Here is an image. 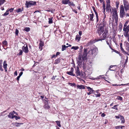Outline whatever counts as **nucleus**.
Instances as JSON below:
<instances>
[{"label": "nucleus", "mask_w": 129, "mask_h": 129, "mask_svg": "<svg viewBox=\"0 0 129 129\" xmlns=\"http://www.w3.org/2000/svg\"><path fill=\"white\" fill-rule=\"evenodd\" d=\"M87 50L86 49H84L82 56H79L78 57L77 63L79 66H83L84 64V61L86 60L87 55L88 54V56H89L90 55L93 54L92 49L88 51L87 53Z\"/></svg>", "instance_id": "1"}, {"label": "nucleus", "mask_w": 129, "mask_h": 129, "mask_svg": "<svg viewBox=\"0 0 129 129\" xmlns=\"http://www.w3.org/2000/svg\"><path fill=\"white\" fill-rule=\"evenodd\" d=\"M105 24L104 23H103L102 24L100 25L98 27L97 31L100 36L102 33L104 32L105 30H104V27Z\"/></svg>", "instance_id": "2"}, {"label": "nucleus", "mask_w": 129, "mask_h": 129, "mask_svg": "<svg viewBox=\"0 0 129 129\" xmlns=\"http://www.w3.org/2000/svg\"><path fill=\"white\" fill-rule=\"evenodd\" d=\"M128 22V21H126L124 25L123 30L124 31V35L125 36L127 35L128 32L129 31V25L127 26Z\"/></svg>", "instance_id": "3"}, {"label": "nucleus", "mask_w": 129, "mask_h": 129, "mask_svg": "<svg viewBox=\"0 0 129 129\" xmlns=\"http://www.w3.org/2000/svg\"><path fill=\"white\" fill-rule=\"evenodd\" d=\"M108 32V30L105 29L104 32L103 33V34L101 37L100 39H98V40H96V41H102L105 39L106 38V36H107V33Z\"/></svg>", "instance_id": "4"}, {"label": "nucleus", "mask_w": 129, "mask_h": 129, "mask_svg": "<svg viewBox=\"0 0 129 129\" xmlns=\"http://www.w3.org/2000/svg\"><path fill=\"white\" fill-rule=\"evenodd\" d=\"M124 8L125 11H129V3L127 0H123Z\"/></svg>", "instance_id": "5"}, {"label": "nucleus", "mask_w": 129, "mask_h": 129, "mask_svg": "<svg viewBox=\"0 0 129 129\" xmlns=\"http://www.w3.org/2000/svg\"><path fill=\"white\" fill-rule=\"evenodd\" d=\"M36 4V2L32 1H26V2L25 5L27 8H28L31 6L35 5Z\"/></svg>", "instance_id": "6"}, {"label": "nucleus", "mask_w": 129, "mask_h": 129, "mask_svg": "<svg viewBox=\"0 0 129 129\" xmlns=\"http://www.w3.org/2000/svg\"><path fill=\"white\" fill-rule=\"evenodd\" d=\"M112 13H113V16L115 18L116 20L118 19L117 10L115 8H112Z\"/></svg>", "instance_id": "7"}, {"label": "nucleus", "mask_w": 129, "mask_h": 129, "mask_svg": "<svg viewBox=\"0 0 129 129\" xmlns=\"http://www.w3.org/2000/svg\"><path fill=\"white\" fill-rule=\"evenodd\" d=\"M120 17H123L124 15V9L123 6L122 5L120 7Z\"/></svg>", "instance_id": "8"}, {"label": "nucleus", "mask_w": 129, "mask_h": 129, "mask_svg": "<svg viewBox=\"0 0 129 129\" xmlns=\"http://www.w3.org/2000/svg\"><path fill=\"white\" fill-rule=\"evenodd\" d=\"M22 49L23 51L25 53H27L28 52L29 50L27 45L25 44L24 45L22 46Z\"/></svg>", "instance_id": "9"}, {"label": "nucleus", "mask_w": 129, "mask_h": 129, "mask_svg": "<svg viewBox=\"0 0 129 129\" xmlns=\"http://www.w3.org/2000/svg\"><path fill=\"white\" fill-rule=\"evenodd\" d=\"M112 8H113L111 7L109 4H107L106 6V11L107 12H108L109 13L110 12L112 13Z\"/></svg>", "instance_id": "10"}, {"label": "nucleus", "mask_w": 129, "mask_h": 129, "mask_svg": "<svg viewBox=\"0 0 129 129\" xmlns=\"http://www.w3.org/2000/svg\"><path fill=\"white\" fill-rule=\"evenodd\" d=\"M74 70L73 68L72 67L71 68V71H70L67 72V73L69 75L74 76H75V74L73 73Z\"/></svg>", "instance_id": "11"}, {"label": "nucleus", "mask_w": 129, "mask_h": 129, "mask_svg": "<svg viewBox=\"0 0 129 129\" xmlns=\"http://www.w3.org/2000/svg\"><path fill=\"white\" fill-rule=\"evenodd\" d=\"M86 88L88 89V91H89V92H87V94L88 95H89L92 93L94 91V90L92 89V88H91L90 87L86 86Z\"/></svg>", "instance_id": "12"}, {"label": "nucleus", "mask_w": 129, "mask_h": 129, "mask_svg": "<svg viewBox=\"0 0 129 129\" xmlns=\"http://www.w3.org/2000/svg\"><path fill=\"white\" fill-rule=\"evenodd\" d=\"M100 2L101 3H102V2H103V9L102 10H103V11L104 13V15H105V10H106V8H105V5L104 3L103 2L104 0H99Z\"/></svg>", "instance_id": "13"}, {"label": "nucleus", "mask_w": 129, "mask_h": 129, "mask_svg": "<svg viewBox=\"0 0 129 129\" xmlns=\"http://www.w3.org/2000/svg\"><path fill=\"white\" fill-rule=\"evenodd\" d=\"M76 74L77 76H81L82 75V73L79 71V68L78 67H77L76 70Z\"/></svg>", "instance_id": "14"}, {"label": "nucleus", "mask_w": 129, "mask_h": 129, "mask_svg": "<svg viewBox=\"0 0 129 129\" xmlns=\"http://www.w3.org/2000/svg\"><path fill=\"white\" fill-rule=\"evenodd\" d=\"M15 112L13 111L12 112H11L9 115H8V116L10 118L13 119L14 118L15 115L14 114L15 113Z\"/></svg>", "instance_id": "15"}, {"label": "nucleus", "mask_w": 129, "mask_h": 129, "mask_svg": "<svg viewBox=\"0 0 129 129\" xmlns=\"http://www.w3.org/2000/svg\"><path fill=\"white\" fill-rule=\"evenodd\" d=\"M92 50L93 54L95 55L98 52V49L96 47H95L92 49Z\"/></svg>", "instance_id": "16"}, {"label": "nucleus", "mask_w": 129, "mask_h": 129, "mask_svg": "<svg viewBox=\"0 0 129 129\" xmlns=\"http://www.w3.org/2000/svg\"><path fill=\"white\" fill-rule=\"evenodd\" d=\"M44 46V43L42 41H40V42L39 44V48H40V50H42V47Z\"/></svg>", "instance_id": "17"}, {"label": "nucleus", "mask_w": 129, "mask_h": 129, "mask_svg": "<svg viewBox=\"0 0 129 129\" xmlns=\"http://www.w3.org/2000/svg\"><path fill=\"white\" fill-rule=\"evenodd\" d=\"M62 3L63 4H67L70 3V0H62Z\"/></svg>", "instance_id": "18"}, {"label": "nucleus", "mask_w": 129, "mask_h": 129, "mask_svg": "<svg viewBox=\"0 0 129 129\" xmlns=\"http://www.w3.org/2000/svg\"><path fill=\"white\" fill-rule=\"evenodd\" d=\"M77 87L79 89H85V87L83 85H78L77 86Z\"/></svg>", "instance_id": "19"}, {"label": "nucleus", "mask_w": 129, "mask_h": 129, "mask_svg": "<svg viewBox=\"0 0 129 129\" xmlns=\"http://www.w3.org/2000/svg\"><path fill=\"white\" fill-rule=\"evenodd\" d=\"M120 49H121V50L122 51V52H125L126 54H127V55H128L129 54H128V53L127 52H125L124 49L122 48V43H120Z\"/></svg>", "instance_id": "20"}, {"label": "nucleus", "mask_w": 129, "mask_h": 129, "mask_svg": "<svg viewBox=\"0 0 129 129\" xmlns=\"http://www.w3.org/2000/svg\"><path fill=\"white\" fill-rule=\"evenodd\" d=\"M91 13V14H90L89 15V17L90 18V20L92 21H93V13Z\"/></svg>", "instance_id": "21"}, {"label": "nucleus", "mask_w": 129, "mask_h": 129, "mask_svg": "<svg viewBox=\"0 0 129 129\" xmlns=\"http://www.w3.org/2000/svg\"><path fill=\"white\" fill-rule=\"evenodd\" d=\"M13 124H14L16 127H19L20 126V125L21 124H22L23 123H19L18 122H15L14 123H12Z\"/></svg>", "instance_id": "22"}, {"label": "nucleus", "mask_w": 129, "mask_h": 129, "mask_svg": "<svg viewBox=\"0 0 129 129\" xmlns=\"http://www.w3.org/2000/svg\"><path fill=\"white\" fill-rule=\"evenodd\" d=\"M3 63V61L2 60H0V70L3 71L4 70L2 68V64Z\"/></svg>", "instance_id": "23"}, {"label": "nucleus", "mask_w": 129, "mask_h": 129, "mask_svg": "<svg viewBox=\"0 0 129 129\" xmlns=\"http://www.w3.org/2000/svg\"><path fill=\"white\" fill-rule=\"evenodd\" d=\"M50 106L48 104V102H47V104H45L44 106V108L46 109H48L50 108Z\"/></svg>", "instance_id": "24"}, {"label": "nucleus", "mask_w": 129, "mask_h": 129, "mask_svg": "<svg viewBox=\"0 0 129 129\" xmlns=\"http://www.w3.org/2000/svg\"><path fill=\"white\" fill-rule=\"evenodd\" d=\"M122 25L121 23H120L119 25V28L118 29V30L119 31V32H120L122 29Z\"/></svg>", "instance_id": "25"}, {"label": "nucleus", "mask_w": 129, "mask_h": 129, "mask_svg": "<svg viewBox=\"0 0 129 129\" xmlns=\"http://www.w3.org/2000/svg\"><path fill=\"white\" fill-rule=\"evenodd\" d=\"M80 38L81 36H80L79 35H77L76 36L75 39L76 41H77V42H79V41Z\"/></svg>", "instance_id": "26"}, {"label": "nucleus", "mask_w": 129, "mask_h": 129, "mask_svg": "<svg viewBox=\"0 0 129 129\" xmlns=\"http://www.w3.org/2000/svg\"><path fill=\"white\" fill-rule=\"evenodd\" d=\"M53 18L52 17H51L50 18H48L49 21H48V23L49 24H51L53 23Z\"/></svg>", "instance_id": "27"}, {"label": "nucleus", "mask_w": 129, "mask_h": 129, "mask_svg": "<svg viewBox=\"0 0 129 129\" xmlns=\"http://www.w3.org/2000/svg\"><path fill=\"white\" fill-rule=\"evenodd\" d=\"M68 47V46H66L65 45H63L62 46V48H61V50L62 51H63L64 50H66V48H67Z\"/></svg>", "instance_id": "28"}, {"label": "nucleus", "mask_w": 129, "mask_h": 129, "mask_svg": "<svg viewBox=\"0 0 129 129\" xmlns=\"http://www.w3.org/2000/svg\"><path fill=\"white\" fill-rule=\"evenodd\" d=\"M96 92L97 94H94V95H95L94 96L96 97L100 96H101V94L100 93L98 92L97 90L96 91Z\"/></svg>", "instance_id": "29"}, {"label": "nucleus", "mask_w": 129, "mask_h": 129, "mask_svg": "<svg viewBox=\"0 0 129 129\" xmlns=\"http://www.w3.org/2000/svg\"><path fill=\"white\" fill-rule=\"evenodd\" d=\"M120 120H121V123H123L125 122V120L124 117L122 116L120 118Z\"/></svg>", "instance_id": "30"}, {"label": "nucleus", "mask_w": 129, "mask_h": 129, "mask_svg": "<svg viewBox=\"0 0 129 129\" xmlns=\"http://www.w3.org/2000/svg\"><path fill=\"white\" fill-rule=\"evenodd\" d=\"M3 68H6V67H7V64L6 63V61L5 60L4 61L3 63Z\"/></svg>", "instance_id": "31"}, {"label": "nucleus", "mask_w": 129, "mask_h": 129, "mask_svg": "<svg viewBox=\"0 0 129 129\" xmlns=\"http://www.w3.org/2000/svg\"><path fill=\"white\" fill-rule=\"evenodd\" d=\"M23 10V8H22L21 9L20 8H19L17 10H16V11L17 13H19L21 12Z\"/></svg>", "instance_id": "32"}, {"label": "nucleus", "mask_w": 129, "mask_h": 129, "mask_svg": "<svg viewBox=\"0 0 129 129\" xmlns=\"http://www.w3.org/2000/svg\"><path fill=\"white\" fill-rule=\"evenodd\" d=\"M98 40V39H95L94 40H91L90 42V44H93L96 42H98V41H96V40Z\"/></svg>", "instance_id": "33"}, {"label": "nucleus", "mask_w": 129, "mask_h": 129, "mask_svg": "<svg viewBox=\"0 0 129 129\" xmlns=\"http://www.w3.org/2000/svg\"><path fill=\"white\" fill-rule=\"evenodd\" d=\"M55 122L57 123V125L58 126H59V127H60L61 126L60 121H56Z\"/></svg>", "instance_id": "34"}, {"label": "nucleus", "mask_w": 129, "mask_h": 129, "mask_svg": "<svg viewBox=\"0 0 129 129\" xmlns=\"http://www.w3.org/2000/svg\"><path fill=\"white\" fill-rule=\"evenodd\" d=\"M79 48L78 46H73L71 48L72 49H74V50H77Z\"/></svg>", "instance_id": "35"}, {"label": "nucleus", "mask_w": 129, "mask_h": 129, "mask_svg": "<svg viewBox=\"0 0 129 129\" xmlns=\"http://www.w3.org/2000/svg\"><path fill=\"white\" fill-rule=\"evenodd\" d=\"M30 28L29 27H26L25 28L24 30L28 32L30 31Z\"/></svg>", "instance_id": "36"}, {"label": "nucleus", "mask_w": 129, "mask_h": 129, "mask_svg": "<svg viewBox=\"0 0 129 129\" xmlns=\"http://www.w3.org/2000/svg\"><path fill=\"white\" fill-rule=\"evenodd\" d=\"M95 14H96V22H97L99 21V18H98V13L96 12H95Z\"/></svg>", "instance_id": "37"}, {"label": "nucleus", "mask_w": 129, "mask_h": 129, "mask_svg": "<svg viewBox=\"0 0 129 129\" xmlns=\"http://www.w3.org/2000/svg\"><path fill=\"white\" fill-rule=\"evenodd\" d=\"M9 14V10H7L6 11V12L3 14V16H6L8 15Z\"/></svg>", "instance_id": "38"}, {"label": "nucleus", "mask_w": 129, "mask_h": 129, "mask_svg": "<svg viewBox=\"0 0 129 129\" xmlns=\"http://www.w3.org/2000/svg\"><path fill=\"white\" fill-rule=\"evenodd\" d=\"M128 84H129V83L126 84H117V86H127Z\"/></svg>", "instance_id": "39"}, {"label": "nucleus", "mask_w": 129, "mask_h": 129, "mask_svg": "<svg viewBox=\"0 0 129 129\" xmlns=\"http://www.w3.org/2000/svg\"><path fill=\"white\" fill-rule=\"evenodd\" d=\"M69 85L71 86H76V84L75 83H69Z\"/></svg>", "instance_id": "40"}, {"label": "nucleus", "mask_w": 129, "mask_h": 129, "mask_svg": "<svg viewBox=\"0 0 129 129\" xmlns=\"http://www.w3.org/2000/svg\"><path fill=\"white\" fill-rule=\"evenodd\" d=\"M114 66H111L110 67L109 70L110 71H114L115 70V69H112L111 68H112Z\"/></svg>", "instance_id": "41"}, {"label": "nucleus", "mask_w": 129, "mask_h": 129, "mask_svg": "<svg viewBox=\"0 0 129 129\" xmlns=\"http://www.w3.org/2000/svg\"><path fill=\"white\" fill-rule=\"evenodd\" d=\"M19 52L18 54L19 55H22L23 53V51L21 49H20L19 50Z\"/></svg>", "instance_id": "42"}, {"label": "nucleus", "mask_w": 129, "mask_h": 129, "mask_svg": "<svg viewBox=\"0 0 129 129\" xmlns=\"http://www.w3.org/2000/svg\"><path fill=\"white\" fill-rule=\"evenodd\" d=\"M60 62V59H58L55 60V63L57 64Z\"/></svg>", "instance_id": "43"}, {"label": "nucleus", "mask_w": 129, "mask_h": 129, "mask_svg": "<svg viewBox=\"0 0 129 129\" xmlns=\"http://www.w3.org/2000/svg\"><path fill=\"white\" fill-rule=\"evenodd\" d=\"M5 0H0V5L3 4L5 2Z\"/></svg>", "instance_id": "44"}, {"label": "nucleus", "mask_w": 129, "mask_h": 129, "mask_svg": "<svg viewBox=\"0 0 129 129\" xmlns=\"http://www.w3.org/2000/svg\"><path fill=\"white\" fill-rule=\"evenodd\" d=\"M3 44L4 45L6 46V45L7 44V41H4L3 42Z\"/></svg>", "instance_id": "45"}, {"label": "nucleus", "mask_w": 129, "mask_h": 129, "mask_svg": "<svg viewBox=\"0 0 129 129\" xmlns=\"http://www.w3.org/2000/svg\"><path fill=\"white\" fill-rule=\"evenodd\" d=\"M14 118H15L16 120H17L18 119H20V117L19 116H16L15 115Z\"/></svg>", "instance_id": "46"}, {"label": "nucleus", "mask_w": 129, "mask_h": 129, "mask_svg": "<svg viewBox=\"0 0 129 129\" xmlns=\"http://www.w3.org/2000/svg\"><path fill=\"white\" fill-rule=\"evenodd\" d=\"M102 78V76H98L96 78V79H101ZM103 78H105L104 77H102Z\"/></svg>", "instance_id": "47"}, {"label": "nucleus", "mask_w": 129, "mask_h": 129, "mask_svg": "<svg viewBox=\"0 0 129 129\" xmlns=\"http://www.w3.org/2000/svg\"><path fill=\"white\" fill-rule=\"evenodd\" d=\"M122 116L121 115H119L118 116H115V117L116 118V119H119V118H121V117Z\"/></svg>", "instance_id": "48"}, {"label": "nucleus", "mask_w": 129, "mask_h": 129, "mask_svg": "<svg viewBox=\"0 0 129 129\" xmlns=\"http://www.w3.org/2000/svg\"><path fill=\"white\" fill-rule=\"evenodd\" d=\"M118 105H117L118 106ZM117 106V105H115L114 106V107H112V109H116V110H118V108H117L116 107V106Z\"/></svg>", "instance_id": "49"}, {"label": "nucleus", "mask_w": 129, "mask_h": 129, "mask_svg": "<svg viewBox=\"0 0 129 129\" xmlns=\"http://www.w3.org/2000/svg\"><path fill=\"white\" fill-rule=\"evenodd\" d=\"M18 33H19V31L17 29H16V31L15 32V34H16V35L17 36L18 35Z\"/></svg>", "instance_id": "50"}, {"label": "nucleus", "mask_w": 129, "mask_h": 129, "mask_svg": "<svg viewBox=\"0 0 129 129\" xmlns=\"http://www.w3.org/2000/svg\"><path fill=\"white\" fill-rule=\"evenodd\" d=\"M117 99L118 100H120L121 101L122 100V97L118 96L117 97Z\"/></svg>", "instance_id": "51"}, {"label": "nucleus", "mask_w": 129, "mask_h": 129, "mask_svg": "<svg viewBox=\"0 0 129 129\" xmlns=\"http://www.w3.org/2000/svg\"><path fill=\"white\" fill-rule=\"evenodd\" d=\"M121 126H116L115 127V128L116 129H119L120 128H121Z\"/></svg>", "instance_id": "52"}, {"label": "nucleus", "mask_w": 129, "mask_h": 129, "mask_svg": "<svg viewBox=\"0 0 129 129\" xmlns=\"http://www.w3.org/2000/svg\"><path fill=\"white\" fill-rule=\"evenodd\" d=\"M14 75L15 76H17V71H16L15 72L14 74Z\"/></svg>", "instance_id": "53"}, {"label": "nucleus", "mask_w": 129, "mask_h": 129, "mask_svg": "<svg viewBox=\"0 0 129 129\" xmlns=\"http://www.w3.org/2000/svg\"><path fill=\"white\" fill-rule=\"evenodd\" d=\"M106 3H107V4L110 3V0H106Z\"/></svg>", "instance_id": "54"}, {"label": "nucleus", "mask_w": 129, "mask_h": 129, "mask_svg": "<svg viewBox=\"0 0 129 129\" xmlns=\"http://www.w3.org/2000/svg\"><path fill=\"white\" fill-rule=\"evenodd\" d=\"M106 43H107V44H108V45H109V46L111 48V47L110 46V44H109V43L108 42V41H106Z\"/></svg>", "instance_id": "55"}, {"label": "nucleus", "mask_w": 129, "mask_h": 129, "mask_svg": "<svg viewBox=\"0 0 129 129\" xmlns=\"http://www.w3.org/2000/svg\"><path fill=\"white\" fill-rule=\"evenodd\" d=\"M106 115L104 113H102L101 115V116L102 117H104Z\"/></svg>", "instance_id": "56"}, {"label": "nucleus", "mask_w": 129, "mask_h": 129, "mask_svg": "<svg viewBox=\"0 0 129 129\" xmlns=\"http://www.w3.org/2000/svg\"><path fill=\"white\" fill-rule=\"evenodd\" d=\"M128 58V57L127 56H126V59L125 61V63H126L127 62Z\"/></svg>", "instance_id": "57"}, {"label": "nucleus", "mask_w": 129, "mask_h": 129, "mask_svg": "<svg viewBox=\"0 0 129 129\" xmlns=\"http://www.w3.org/2000/svg\"><path fill=\"white\" fill-rule=\"evenodd\" d=\"M60 54V53L59 52H57L56 55V57L57 55H59Z\"/></svg>", "instance_id": "58"}, {"label": "nucleus", "mask_w": 129, "mask_h": 129, "mask_svg": "<svg viewBox=\"0 0 129 129\" xmlns=\"http://www.w3.org/2000/svg\"><path fill=\"white\" fill-rule=\"evenodd\" d=\"M79 35L80 36L82 34V32L81 31H80L79 32Z\"/></svg>", "instance_id": "59"}, {"label": "nucleus", "mask_w": 129, "mask_h": 129, "mask_svg": "<svg viewBox=\"0 0 129 129\" xmlns=\"http://www.w3.org/2000/svg\"><path fill=\"white\" fill-rule=\"evenodd\" d=\"M20 76H19L17 77V79L18 81L19 80V78H20Z\"/></svg>", "instance_id": "60"}, {"label": "nucleus", "mask_w": 129, "mask_h": 129, "mask_svg": "<svg viewBox=\"0 0 129 129\" xmlns=\"http://www.w3.org/2000/svg\"><path fill=\"white\" fill-rule=\"evenodd\" d=\"M14 10V9L13 8H11V9H10L9 10V11L10 12H12V11H13Z\"/></svg>", "instance_id": "61"}, {"label": "nucleus", "mask_w": 129, "mask_h": 129, "mask_svg": "<svg viewBox=\"0 0 129 129\" xmlns=\"http://www.w3.org/2000/svg\"><path fill=\"white\" fill-rule=\"evenodd\" d=\"M23 73L22 72H21L19 74V76H21L22 75Z\"/></svg>", "instance_id": "62"}, {"label": "nucleus", "mask_w": 129, "mask_h": 129, "mask_svg": "<svg viewBox=\"0 0 129 129\" xmlns=\"http://www.w3.org/2000/svg\"><path fill=\"white\" fill-rule=\"evenodd\" d=\"M90 79H92V80H95V79H96V78H94L93 77H92L91 78H90Z\"/></svg>", "instance_id": "63"}, {"label": "nucleus", "mask_w": 129, "mask_h": 129, "mask_svg": "<svg viewBox=\"0 0 129 129\" xmlns=\"http://www.w3.org/2000/svg\"><path fill=\"white\" fill-rule=\"evenodd\" d=\"M125 15L126 17L129 16V14L126 13L125 14Z\"/></svg>", "instance_id": "64"}]
</instances>
